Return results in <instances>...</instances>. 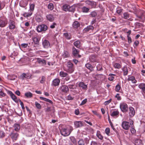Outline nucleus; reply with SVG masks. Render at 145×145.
<instances>
[{"mask_svg":"<svg viewBox=\"0 0 145 145\" xmlns=\"http://www.w3.org/2000/svg\"><path fill=\"white\" fill-rule=\"evenodd\" d=\"M128 42L129 44H131L132 42V40L131 37L129 36H127Z\"/></svg>","mask_w":145,"mask_h":145,"instance_id":"nucleus-60","label":"nucleus"},{"mask_svg":"<svg viewBox=\"0 0 145 145\" xmlns=\"http://www.w3.org/2000/svg\"><path fill=\"white\" fill-rule=\"evenodd\" d=\"M74 125L76 128H78L82 126L83 123L81 121H76L74 122Z\"/></svg>","mask_w":145,"mask_h":145,"instance_id":"nucleus-22","label":"nucleus"},{"mask_svg":"<svg viewBox=\"0 0 145 145\" xmlns=\"http://www.w3.org/2000/svg\"><path fill=\"white\" fill-rule=\"evenodd\" d=\"M9 27L10 29H14L15 27L14 22L12 20H10L9 22Z\"/></svg>","mask_w":145,"mask_h":145,"instance_id":"nucleus-13","label":"nucleus"},{"mask_svg":"<svg viewBox=\"0 0 145 145\" xmlns=\"http://www.w3.org/2000/svg\"><path fill=\"white\" fill-rule=\"evenodd\" d=\"M16 78V76L14 75H10L8 76V79L11 80H14Z\"/></svg>","mask_w":145,"mask_h":145,"instance_id":"nucleus-40","label":"nucleus"},{"mask_svg":"<svg viewBox=\"0 0 145 145\" xmlns=\"http://www.w3.org/2000/svg\"><path fill=\"white\" fill-rule=\"evenodd\" d=\"M97 70L98 71H101L102 69V66L100 64H99L97 66Z\"/></svg>","mask_w":145,"mask_h":145,"instance_id":"nucleus-61","label":"nucleus"},{"mask_svg":"<svg viewBox=\"0 0 145 145\" xmlns=\"http://www.w3.org/2000/svg\"><path fill=\"white\" fill-rule=\"evenodd\" d=\"M115 97L118 100H120L121 99V97L120 96V95L118 93L115 96Z\"/></svg>","mask_w":145,"mask_h":145,"instance_id":"nucleus-62","label":"nucleus"},{"mask_svg":"<svg viewBox=\"0 0 145 145\" xmlns=\"http://www.w3.org/2000/svg\"><path fill=\"white\" fill-rule=\"evenodd\" d=\"M5 141L8 144H10L11 143V140L9 137H8L5 139Z\"/></svg>","mask_w":145,"mask_h":145,"instance_id":"nucleus-59","label":"nucleus"},{"mask_svg":"<svg viewBox=\"0 0 145 145\" xmlns=\"http://www.w3.org/2000/svg\"><path fill=\"white\" fill-rule=\"evenodd\" d=\"M30 76L28 74L23 73L21 76L20 77L23 80H24L25 78L28 79L30 78Z\"/></svg>","mask_w":145,"mask_h":145,"instance_id":"nucleus-23","label":"nucleus"},{"mask_svg":"<svg viewBox=\"0 0 145 145\" xmlns=\"http://www.w3.org/2000/svg\"><path fill=\"white\" fill-rule=\"evenodd\" d=\"M68 74L67 73L63 71H60L59 72V75L61 77H65L67 76Z\"/></svg>","mask_w":145,"mask_h":145,"instance_id":"nucleus-31","label":"nucleus"},{"mask_svg":"<svg viewBox=\"0 0 145 145\" xmlns=\"http://www.w3.org/2000/svg\"><path fill=\"white\" fill-rule=\"evenodd\" d=\"M5 135V133L3 131H0V138H2L4 137Z\"/></svg>","mask_w":145,"mask_h":145,"instance_id":"nucleus-51","label":"nucleus"},{"mask_svg":"<svg viewBox=\"0 0 145 145\" xmlns=\"http://www.w3.org/2000/svg\"><path fill=\"white\" fill-rule=\"evenodd\" d=\"M69 5L65 4L63 5L62 7V10L66 12L68 11Z\"/></svg>","mask_w":145,"mask_h":145,"instance_id":"nucleus-30","label":"nucleus"},{"mask_svg":"<svg viewBox=\"0 0 145 145\" xmlns=\"http://www.w3.org/2000/svg\"><path fill=\"white\" fill-rule=\"evenodd\" d=\"M80 25V23L77 21H74L73 23L72 26L74 28H77Z\"/></svg>","mask_w":145,"mask_h":145,"instance_id":"nucleus-27","label":"nucleus"},{"mask_svg":"<svg viewBox=\"0 0 145 145\" xmlns=\"http://www.w3.org/2000/svg\"><path fill=\"white\" fill-rule=\"evenodd\" d=\"M59 90L64 93H66L69 91V88L67 86L65 85L62 86L59 88Z\"/></svg>","mask_w":145,"mask_h":145,"instance_id":"nucleus-7","label":"nucleus"},{"mask_svg":"<svg viewBox=\"0 0 145 145\" xmlns=\"http://www.w3.org/2000/svg\"><path fill=\"white\" fill-rule=\"evenodd\" d=\"M60 82V80L58 78H56L53 81L52 84L54 86H57L59 85Z\"/></svg>","mask_w":145,"mask_h":145,"instance_id":"nucleus-18","label":"nucleus"},{"mask_svg":"<svg viewBox=\"0 0 145 145\" xmlns=\"http://www.w3.org/2000/svg\"><path fill=\"white\" fill-rule=\"evenodd\" d=\"M79 86L82 89L86 90L87 88V86L83 82H81L79 83Z\"/></svg>","mask_w":145,"mask_h":145,"instance_id":"nucleus-16","label":"nucleus"},{"mask_svg":"<svg viewBox=\"0 0 145 145\" xmlns=\"http://www.w3.org/2000/svg\"><path fill=\"white\" fill-rule=\"evenodd\" d=\"M90 15L92 17H95L97 15L96 12L95 11H93L91 13Z\"/></svg>","mask_w":145,"mask_h":145,"instance_id":"nucleus-58","label":"nucleus"},{"mask_svg":"<svg viewBox=\"0 0 145 145\" xmlns=\"http://www.w3.org/2000/svg\"><path fill=\"white\" fill-rule=\"evenodd\" d=\"M40 40L37 37H35L33 38V40L35 44H39Z\"/></svg>","mask_w":145,"mask_h":145,"instance_id":"nucleus-33","label":"nucleus"},{"mask_svg":"<svg viewBox=\"0 0 145 145\" xmlns=\"http://www.w3.org/2000/svg\"><path fill=\"white\" fill-rule=\"evenodd\" d=\"M40 99L42 100L43 101H44L46 102H48L51 104L53 103V102L51 100L48 99H46V98L42 97H40Z\"/></svg>","mask_w":145,"mask_h":145,"instance_id":"nucleus-38","label":"nucleus"},{"mask_svg":"<svg viewBox=\"0 0 145 145\" xmlns=\"http://www.w3.org/2000/svg\"><path fill=\"white\" fill-rule=\"evenodd\" d=\"M66 65L67 68H64V70L70 74L73 72L74 71L73 64L70 61H69L67 62Z\"/></svg>","mask_w":145,"mask_h":145,"instance_id":"nucleus-1","label":"nucleus"},{"mask_svg":"<svg viewBox=\"0 0 145 145\" xmlns=\"http://www.w3.org/2000/svg\"><path fill=\"white\" fill-rule=\"evenodd\" d=\"M121 88L119 84H117L115 87V90L116 91L118 92Z\"/></svg>","mask_w":145,"mask_h":145,"instance_id":"nucleus-54","label":"nucleus"},{"mask_svg":"<svg viewBox=\"0 0 145 145\" xmlns=\"http://www.w3.org/2000/svg\"><path fill=\"white\" fill-rule=\"evenodd\" d=\"M46 18L50 22L53 21L54 19V18L53 15L52 14L47 15L46 16Z\"/></svg>","mask_w":145,"mask_h":145,"instance_id":"nucleus-17","label":"nucleus"},{"mask_svg":"<svg viewBox=\"0 0 145 145\" xmlns=\"http://www.w3.org/2000/svg\"><path fill=\"white\" fill-rule=\"evenodd\" d=\"M89 8L86 7H83L82 8V10L84 12H88L89 10Z\"/></svg>","mask_w":145,"mask_h":145,"instance_id":"nucleus-44","label":"nucleus"},{"mask_svg":"<svg viewBox=\"0 0 145 145\" xmlns=\"http://www.w3.org/2000/svg\"><path fill=\"white\" fill-rule=\"evenodd\" d=\"M78 145H85V143L83 139H80L78 142Z\"/></svg>","mask_w":145,"mask_h":145,"instance_id":"nucleus-48","label":"nucleus"},{"mask_svg":"<svg viewBox=\"0 0 145 145\" xmlns=\"http://www.w3.org/2000/svg\"><path fill=\"white\" fill-rule=\"evenodd\" d=\"M129 116L132 117L135 114V112L134 108L132 107H130L129 108Z\"/></svg>","mask_w":145,"mask_h":145,"instance_id":"nucleus-14","label":"nucleus"},{"mask_svg":"<svg viewBox=\"0 0 145 145\" xmlns=\"http://www.w3.org/2000/svg\"><path fill=\"white\" fill-rule=\"evenodd\" d=\"M8 24L7 19L4 17L0 18V27H5Z\"/></svg>","mask_w":145,"mask_h":145,"instance_id":"nucleus-5","label":"nucleus"},{"mask_svg":"<svg viewBox=\"0 0 145 145\" xmlns=\"http://www.w3.org/2000/svg\"><path fill=\"white\" fill-rule=\"evenodd\" d=\"M75 7L74 6H69V8L68 11L74 12L75 11Z\"/></svg>","mask_w":145,"mask_h":145,"instance_id":"nucleus-39","label":"nucleus"},{"mask_svg":"<svg viewBox=\"0 0 145 145\" xmlns=\"http://www.w3.org/2000/svg\"><path fill=\"white\" fill-rule=\"evenodd\" d=\"M47 29L48 27L47 26L44 24L38 25L37 27V31L39 32L45 31L47 30Z\"/></svg>","mask_w":145,"mask_h":145,"instance_id":"nucleus-3","label":"nucleus"},{"mask_svg":"<svg viewBox=\"0 0 145 145\" xmlns=\"http://www.w3.org/2000/svg\"><path fill=\"white\" fill-rule=\"evenodd\" d=\"M37 59L38 63L42 66H44L46 65V61L45 60L39 58H37Z\"/></svg>","mask_w":145,"mask_h":145,"instance_id":"nucleus-12","label":"nucleus"},{"mask_svg":"<svg viewBox=\"0 0 145 145\" xmlns=\"http://www.w3.org/2000/svg\"><path fill=\"white\" fill-rule=\"evenodd\" d=\"M120 108L121 111L123 112H125L128 110V106L125 103H120Z\"/></svg>","mask_w":145,"mask_h":145,"instance_id":"nucleus-6","label":"nucleus"},{"mask_svg":"<svg viewBox=\"0 0 145 145\" xmlns=\"http://www.w3.org/2000/svg\"><path fill=\"white\" fill-rule=\"evenodd\" d=\"M14 130L16 131H18L20 129V125L19 124L15 123L14 124Z\"/></svg>","mask_w":145,"mask_h":145,"instance_id":"nucleus-32","label":"nucleus"},{"mask_svg":"<svg viewBox=\"0 0 145 145\" xmlns=\"http://www.w3.org/2000/svg\"><path fill=\"white\" fill-rule=\"evenodd\" d=\"M25 96L27 98H30L32 97L33 94L30 92H27L25 93Z\"/></svg>","mask_w":145,"mask_h":145,"instance_id":"nucleus-36","label":"nucleus"},{"mask_svg":"<svg viewBox=\"0 0 145 145\" xmlns=\"http://www.w3.org/2000/svg\"><path fill=\"white\" fill-rule=\"evenodd\" d=\"M131 123L126 121H123L122 123V126L123 128L125 130H128L130 127V125Z\"/></svg>","mask_w":145,"mask_h":145,"instance_id":"nucleus-8","label":"nucleus"},{"mask_svg":"<svg viewBox=\"0 0 145 145\" xmlns=\"http://www.w3.org/2000/svg\"><path fill=\"white\" fill-rule=\"evenodd\" d=\"M36 20L38 22H42L43 21L42 17L40 15H37L35 18Z\"/></svg>","mask_w":145,"mask_h":145,"instance_id":"nucleus-25","label":"nucleus"},{"mask_svg":"<svg viewBox=\"0 0 145 145\" xmlns=\"http://www.w3.org/2000/svg\"><path fill=\"white\" fill-rule=\"evenodd\" d=\"M114 66L115 68L118 69H120L121 67V65L120 64L117 63H114Z\"/></svg>","mask_w":145,"mask_h":145,"instance_id":"nucleus-46","label":"nucleus"},{"mask_svg":"<svg viewBox=\"0 0 145 145\" xmlns=\"http://www.w3.org/2000/svg\"><path fill=\"white\" fill-rule=\"evenodd\" d=\"M10 95L11 98L12 99H13V100L15 101H17V97L12 92H11V93L10 94Z\"/></svg>","mask_w":145,"mask_h":145,"instance_id":"nucleus-42","label":"nucleus"},{"mask_svg":"<svg viewBox=\"0 0 145 145\" xmlns=\"http://www.w3.org/2000/svg\"><path fill=\"white\" fill-rule=\"evenodd\" d=\"M123 9H120L117 10L116 11V12L119 14H120L122 12Z\"/></svg>","mask_w":145,"mask_h":145,"instance_id":"nucleus-64","label":"nucleus"},{"mask_svg":"<svg viewBox=\"0 0 145 145\" xmlns=\"http://www.w3.org/2000/svg\"><path fill=\"white\" fill-rule=\"evenodd\" d=\"M48 8L50 10H52L54 9L53 4L52 3H50L48 5Z\"/></svg>","mask_w":145,"mask_h":145,"instance_id":"nucleus-47","label":"nucleus"},{"mask_svg":"<svg viewBox=\"0 0 145 145\" xmlns=\"http://www.w3.org/2000/svg\"><path fill=\"white\" fill-rule=\"evenodd\" d=\"M138 87L140 89H141L142 91L145 93V84L141 83L138 86Z\"/></svg>","mask_w":145,"mask_h":145,"instance_id":"nucleus-20","label":"nucleus"},{"mask_svg":"<svg viewBox=\"0 0 145 145\" xmlns=\"http://www.w3.org/2000/svg\"><path fill=\"white\" fill-rule=\"evenodd\" d=\"M35 5L34 4H31L30 5V10H31L32 12L33 11L34 9Z\"/></svg>","mask_w":145,"mask_h":145,"instance_id":"nucleus-52","label":"nucleus"},{"mask_svg":"<svg viewBox=\"0 0 145 145\" xmlns=\"http://www.w3.org/2000/svg\"><path fill=\"white\" fill-rule=\"evenodd\" d=\"M89 60L92 63L97 62L98 61L97 56L94 55L90 56L89 58Z\"/></svg>","mask_w":145,"mask_h":145,"instance_id":"nucleus-11","label":"nucleus"},{"mask_svg":"<svg viewBox=\"0 0 145 145\" xmlns=\"http://www.w3.org/2000/svg\"><path fill=\"white\" fill-rule=\"evenodd\" d=\"M69 88L71 89H76V87L74 84H69L68 86Z\"/></svg>","mask_w":145,"mask_h":145,"instance_id":"nucleus-53","label":"nucleus"},{"mask_svg":"<svg viewBox=\"0 0 145 145\" xmlns=\"http://www.w3.org/2000/svg\"><path fill=\"white\" fill-rule=\"evenodd\" d=\"M64 36L67 39H71V37L69 34L67 33H65L63 34Z\"/></svg>","mask_w":145,"mask_h":145,"instance_id":"nucleus-50","label":"nucleus"},{"mask_svg":"<svg viewBox=\"0 0 145 145\" xmlns=\"http://www.w3.org/2000/svg\"><path fill=\"white\" fill-rule=\"evenodd\" d=\"M42 45L44 48H47L50 47V44L48 40L44 39L42 40Z\"/></svg>","mask_w":145,"mask_h":145,"instance_id":"nucleus-10","label":"nucleus"},{"mask_svg":"<svg viewBox=\"0 0 145 145\" xmlns=\"http://www.w3.org/2000/svg\"><path fill=\"white\" fill-rule=\"evenodd\" d=\"M94 27L93 26L91 25H89L87 26V27L84 28L83 30V32L84 33H86L89 31V30L93 29Z\"/></svg>","mask_w":145,"mask_h":145,"instance_id":"nucleus-21","label":"nucleus"},{"mask_svg":"<svg viewBox=\"0 0 145 145\" xmlns=\"http://www.w3.org/2000/svg\"><path fill=\"white\" fill-rule=\"evenodd\" d=\"M45 77L44 76H42V77L40 81V83H44L45 81Z\"/></svg>","mask_w":145,"mask_h":145,"instance_id":"nucleus-63","label":"nucleus"},{"mask_svg":"<svg viewBox=\"0 0 145 145\" xmlns=\"http://www.w3.org/2000/svg\"><path fill=\"white\" fill-rule=\"evenodd\" d=\"M6 95V94L2 90L0 91V97H4Z\"/></svg>","mask_w":145,"mask_h":145,"instance_id":"nucleus-57","label":"nucleus"},{"mask_svg":"<svg viewBox=\"0 0 145 145\" xmlns=\"http://www.w3.org/2000/svg\"><path fill=\"white\" fill-rule=\"evenodd\" d=\"M122 70L123 72V75L124 76H126L128 74V71L126 67L124 66L122 69Z\"/></svg>","mask_w":145,"mask_h":145,"instance_id":"nucleus-34","label":"nucleus"},{"mask_svg":"<svg viewBox=\"0 0 145 145\" xmlns=\"http://www.w3.org/2000/svg\"><path fill=\"white\" fill-rule=\"evenodd\" d=\"M119 112L118 110L113 111L110 114L112 116H119Z\"/></svg>","mask_w":145,"mask_h":145,"instance_id":"nucleus-28","label":"nucleus"},{"mask_svg":"<svg viewBox=\"0 0 145 145\" xmlns=\"http://www.w3.org/2000/svg\"><path fill=\"white\" fill-rule=\"evenodd\" d=\"M116 75L112 74H110L108 75V79L109 80L112 81H113L114 78V76H115Z\"/></svg>","mask_w":145,"mask_h":145,"instance_id":"nucleus-35","label":"nucleus"},{"mask_svg":"<svg viewBox=\"0 0 145 145\" xmlns=\"http://www.w3.org/2000/svg\"><path fill=\"white\" fill-rule=\"evenodd\" d=\"M32 14V12L31 10H29L28 12L24 13L23 16L25 17H28L30 16Z\"/></svg>","mask_w":145,"mask_h":145,"instance_id":"nucleus-26","label":"nucleus"},{"mask_svg":"<svg viewBox=\"0 0 145 145\" xmlns=\"http://www.w3.org/2000/svg\"><path fill=\"white\" fill-rule=\"evenodd\" d=\"M70 139L73 144H76V140L74 137H70Z\"/></svg>","mask_w":145,"mask_h":145,"instance_id":"nucleus-43","label":"nucleus"},{"mask_svg":"<svg viewBox=\"0 0 145 145\" xmlns=\"http://www.w3.org/2000/svg\"><path fill=\"white\" fill-rule=\"evenodd\" d=\"M127 80L128 81H131L133 84H135L137 82V81L136 80L135 77L133 76H128Z\"/></svg>","mask_w":145,"mask_h":145,"instance_id":"nucleus-15","label":"nucleus"},{"mask_svg":"<svg viewBox=\"0 0 145 145\" xmlns=\"http://www.w3.org/2000/svg\"><path fill=\"white\" fill-rule=\"evenodd\" d=\"M69 53L67 51L65 52L64 54H63V56L64 57H67L69 56Z\"/></svg>","mask_w":145,"mask_h":145,"instance_id":"nucleus-55","label":"nucleus"},{"mask_svg":"<svg viewBox=\"0 0 145 145\" xmlns=\"http://www.w3.org/2000/svg\"><path fill=\"white\" fill-rule=\"evenodd\" d=\"M129 17V14L127 12H124L123 14V18L125 19Z\"/></svg>","mask_w":145,"mask_h":145,"instance_id":"nucleus-45","label":"nucleus"},{"mask_svg":"<svg viewBox=\"0 0 145 145\" xmlns=\"http://www.w3.org/2000/svg\"><path fill=\"white\" fill-rule=\"evenodd\" d=\"M9 136L12 139L13 142H14L18 139L19 135L18 133L14 132L13 131L10 133Z\"/></svg>","mask_w":145,"mask_h":145,"instance_id":"nucleus-4","label":"nucleus"},{"mask_svg":"<svg viewBox=\"0 0 145 145\" xmlns=\"http://www.w3.org/2000/svg\"><path fill=\"white\" fill-rule=\"evenodd\" d=\"M79 51L76 49L74 47L72 48V54L75 57L80 58L81 55L79 54Z\"/></svg>","mask_w":145,"mask_h":145,"instance_id":"nucleus-9","label":"nucleus"},{"mask_svg":"<svg viewBox=\"0 0 145 145\" xmlns=\"http://www.w3.org/2000/svg\"><path fill=\"white\" fill-rule=\"evenodd\" d=\"M86 4L92 8L95 5V2L94 1H87L85 2Z\"/></svg>","mask_w":145,"mask_h":145,"instance_id":"nucleus-24","label":"nucleus"},{"mask_svg":"<svg viewBox=\"0 0 145 145\" xmlns=\"http://www.w3.org/2000/svg\"><path fill=\"white\" fill-rule=\"evenodd\" d=\"M70 127V129L63 128L60 129L61 135L65 137L69 136L72 130V128L71 127Z\"/></svg>","mask_w":145,"mask_h":145,"instance_id":"nucleus-2","label":"nucleus"},{"mask_svg":"<svg viewBox=\"0 0 145 145\" xmlns=\"http://www.w3.org/2000/svg\"><path fill=\"white\" fill-rule=\"evenodd\" d=\"M145 12L144 11H140L136 15V16L139 18L142 19L144 15Z\"/></svg>","mask_w":145,"mask_h":145,"instance_id":"nucleus-19","label":"nucleus"},{"mask_svg":"<svg viewBox=\"0 0 145 145\" xmlns=\"http://www.w3.org/2000/svg\"><path fill=\"white\" fill-rule=\"evenodd\" d=\"M86 67L88 68V69L92 71L93 69V67L92 65L89 63H87L85 65Z\"/></svg>","mask_w":145,"mask_h":145,"instance_id":"nucleus-41","label":"nucleus"},{"mask_svg":"<svg viewBox=\"0 0 145 145\" xmlns=\"http://www.w3.org/2000/svg\"><path fill=\"white\" fill-rule=\"evenodd\" d=\"M35 104L36 106L39 109H41V105L37 102H35Z\"/></svg>","mask_w":145,"mask_h":145,"instance_id":"nucleus-49","label":"nucleus"},{"mask_svg":"<svg viewBox=\"0 0 145 145\" xmlns=\"http://www.w3.org/2000/svg\"><path fill=\"white\" fill-rule=\"evenodd\" d=\"M97 135L98 138L101 140H102L103 138V137L102 135L100 134V132L98 131L97 132Z\"/></svg>","mask_w":145,"mask_h":145,"instance_id":"nucleus-56","label":"nucleus"},{"mask_svg":"<svg viewBox=\"0 0 145 145\" xmlns=\"http://www.w3.org/2000/svg\"><path fill=\"white\" fill-rule=\"evenodd\" d=\"M135 145H143L142 141L139 139L135 140Z\"/></svg>","mask_w":145,"mask_h":145,"instance_id":"nucleus-29","label":"nucleus"},{"mask_svg":"<svg viewBox=\"0 0 145 145\" xmlns=\"http://www.w3.org/2000/svg\"><path fill=\"white\" fill-rule=\"evenodd\" d=\"M74 45L78 48H80V42L78 40H77L74 43Z\"/></svg>","mask_w":145,"mask_h":145,"instance_id":"nucleus-37","label":"nucleus"}]
</instances>
